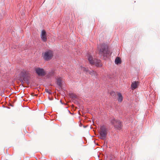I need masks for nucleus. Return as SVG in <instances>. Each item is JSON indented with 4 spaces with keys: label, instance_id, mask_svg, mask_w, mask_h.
<instances>
[{
    "label": "nucleus",
    "instance_id": "2eb2a0df",
    "mask_svg": "<svg viewBox=\"0 0 160 160\" xmlns=\"http://www.w3.org/2000/svg\"><path fill=\"white\" fill-rule=\"evenodd\" d=\"M76 96L75 95H73V96L72 97V98H76Z\"/></svg>",
    "mask_w": 160,
    "mask_h": 160
},
{
    "label": "nucleus",
    "instance_id": "f257e3e1",
    "mask_svg": "<svg viewBox=\"0 0 160 160\" xmlns=\"http://www.w3.org/2000/svg\"><path fill=\"white\" fill-rule=\"evenodd\" d=\"M30 74L29 72L26 70H22L19 74V77L20 80L22 83H24V82L27 83H29V78Z\"/></svg>",
    "mask_w": 160,
    "mask_h": 160
},
{
    "label": "nucleus",
    "instance_id": "39448f33",
    "mask_svg": "<svg viewBox=\"0 0 160 160\" xmlns=\"http://www.w3.org/2000/svg\"><path fill=\"white\" fill-rule=\"evenodd\" d=\"M88 61L92 65H96L97 67H100L101 66V64L100 63V61L99 60L92 59V58L91 56L89 55L88 56Z\"/></svg>",
    "mask_w": 160,
    "mask_h": 160
},
{
    "label": "nucleus",
    "instance_id": "9b49d317",
    "mask_svg": "<svg viewBox=\"0 0 160 160\" xmlns=\"http://www.w3.org/2000/svg\"><path fill=\"white\" fill-rule=\"evenodd\" d=\"M118 102H122L123 100V97L121 94L120 92H118Z\"/></svg>",
    "mask_w": 160,
    "mask_h": 160
},
{
    "label": "nucleus",
    "instance_id": "9d476101",
    "mask_svg": "<svg viewBox=\"0 0 160 160\" xmlns=\"http://www.w3.org/2000/svg\"><path fill=\"white\" fill-rule=\"evenodd\" d=\"M83 70L85 71L86 72H88L89 74H90L92 76H95L96 75V72L94 71H89L87 70L85 68H83Z\"/></svg>",
    "mask_w": 160,
    "mask_h": 160
},
{
    "label": "nucleus",
    "instance_id": "423d86ee",
    "mask_svg": "<svg viewBox=\"0 0 160 160\" xmlns=\"http://www.w3.org/2000/svg\"><path fill=\"white\" fill-rule=\"evenodd\" d=\"M99 133L100 134V138L102 139H104L107 135V131L106 128L103 126L101 127Z\"/></svg>",
    "mask_w": 160,
    "mask_h": 160
},
{
    "label": "nucleus",
    "instance_id": "6e6552de",
    "mask_svg": "<svg viewBox=\"0 0 160 160\" xmlns=\"http://www.w3.org/2000/svg\"><path fill=\"white\" fill-rule=\"evenodd\" d=\"M41 38L42 42H46L47 41V33L44 30H42L40 35Z\"/></svg>",
    "mask_w": 160,
    "mask_h": 160
},
{
    "label": "nucleus",
    "instance_id": "20e7f679",
    "mask_svg": "<svg viewBox=\"0 0 160 160\" xmlns=\"http://www.w3.org/2000/svg\"><path fill=\"white\" fill-rule=\"evenodd\" d=\"M111 122L116 129L120 130L122 128V123L119 120L113 119L111 121Z\"/></svg>",
    "mask_w": 160,
    "mask_h": 160
},
{
    "label": "nucleus",
    "instance_id": "7ed1b4c3",
    "mask_svg": "<svg viewBox=\"0 0 160 160\" xmlns=\"http://www.w3.org/2000/svg\"><path fill=\"white\" fill-rule=\"evenodd\" d=\"M42 55L45 60L48 61L52 58L53 56V52L51 50H47L44 53H42Z\"/></svg>",
    "mask_w": 160,
    "mask_h": 160
},
{
    "label": "nucleus",
    "instance_id": "1a4fd4ad",
    "mask_svg": "<svg viewBox=\"0 0 160 160\" xmlns=\"http://www.w3.org/2000/svg\"><path fill=\"white\" fill-rule=\"evenodd\" d=\"M139 82L138 81H134L133 82L131 85L132 89L134 90L137 88L139 85Z\"/></svg>",
    "mask_w": 160,
    "mask_h": 160
},
{
    "label": "nucleus",
    "instance_id": "4468645a",
    "mask_svg": "<svg viewBox=\"0 0 160 160\" xmlns=\"http://www.w3.org/2000/svg\"><path fill=\"white\" fill-rule=\"evenodd\" d=\"M46 91L49 94H52V92L51 91L48 90V89H46Z\"/></svg>",
    "mask_w": 160,
    "mask_h": 160
},
{
    "label": "nucleus",
    "instance_id": "0eeeda50",
    "mask_svg": "<svg viewBox=\"0 0 160 160\" xmlns=\"http://www.w3.org/2000/svg\"><path fill=\"white\" fill-rule=\"evenodd\" d=\"M35 70L38 75L40 76H43L46 74V72L42 68H35Z\"/></svg>",
    "mask_w": 160,
    "mask_h": 160
},
{
    "label": "nucleus",
    "instance_id": "f03ea898",
    "mask_svg": "<svg viewBox=\"0 0 160 160\" xmlns=\"http://www.w3.org/2000/svg\"><path fill=\"white\" fill-rule=\"evenodd\" d=\"M98 54L101 56H105L109 53L108 46L107 44L102 43L99 45L98 48Z\"/></svg>",
    "mask_w": 160,
    "mask_h": 160
},
{
    "label": "nucleus",
    "instance_id": "f8f14e48",
    "mask_svg": "<svg viewBox=\"0 0 160 160\" xmlns=\"http://www.w3.org/2000/svg\"><path fill=\"white\" fill-rule=\"evenodd\" d=\"M57 84L58 85V86L60 87L61 88V85H62V79L60 78H58L57 81Z\"/></svg>",
    "mask_w": 160,
    "mask_h": 160
},
{
    "label": "nucleus",
    "instance_id": "ddd939ff",
    "mask_svg": "<svg viewBox=\"0 0 160 160\" xmlns=\"http://www.w3.org/2000/svg\"><path fill=\"white\" fill-rule=\"evenodd\" d=\"M115 63L117 64L121 63V61L120 58L119 57H117L115 60Z\"/></svg>",
    "mask_w": 160,
    "mask_h": 160
}]
</instances>
